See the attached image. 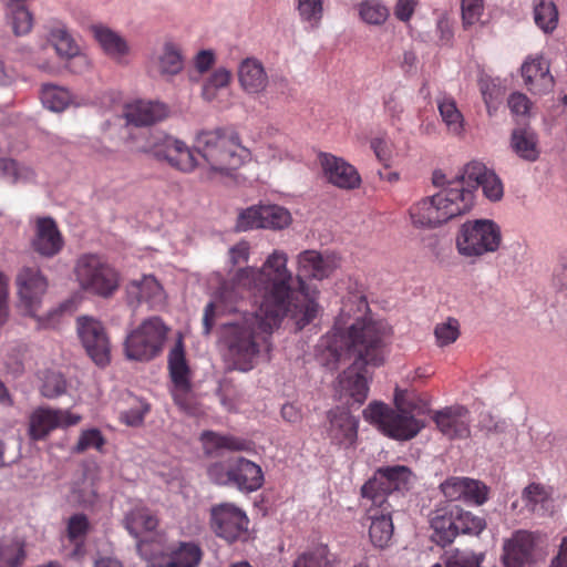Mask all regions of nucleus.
Masks as SVG:
<instances>
[{
    "instance_id": "40",
    "label": "nucleus",
    "mask_w": 567,
    "mask_h": 567,
    "mask_svg": "<svg viewBox=\"0 0 567 567\" xmlns=\"http://www.w3.org/2000/svg\"><path fill=\"white\" fill-rule=\"evenodd\" d=\"M24 543L14 538H0V567H20L25 559Z\"/></svg>"
},
{
    "instance_id": "1",
    "label": "nucleus",
    "mask_w": 567,
    "mask_h": 567,
    "mask_svg": "<svg viewBox=\"0 0 567 567\" xmlns=\"http://www.w3.org/2000/svg\"><path fill=\"white\" fill-rule=\"evenodd\" d=\"M298 275L293 279L287 268L288 256L282 250L270 254L260 268H238L229 280L218 288L215 300L204 311L203 332L209 334L217 313L238 311L247 295L260 296L255 312H244L221 327V340L235 369L250 371L261 357L270 359L272 333L285 317L297 330H302L319 312V290L303 278L322 280L338 267L334 255L305 250L298 255Z\"/></svg>"
},
{
    "instance_id": "43",
    "label": "nucleus",
    "mask_w": 567,
    "mask_h": 567,
    "mask_svg": "<svg viewBox=\"0 0 567 567\" xmlns=\"http://www.w3.org/2000/svg\"><path fill=\"white\" fill-rule=\"evenodd\" d=\"M361 20L368 24L381 25L389 18V9L379 0H364L358 6Z\"/></svg>"
},
{
    "instance_id": "8",
    "label": "nucleus",
    "mask_w": 567,
    "mask_h": 567,
    "mask_svg": "<svg viewBox=\"0 0 567 567\" xmlns=\"http://www.w3.org/2000/svg\"><path fill=\"white\" fill-rule=\"evenodd\" d=\"M502 244L499 226L491 219L464 223L456 236V248L464 257H481L498 250Z\"/></svg>"
},
{
    "instance_id": "39",
    "label": "nucleus",
    "mask_w": 567,
    "mask_h": 567,
    "mask_svg": "<svg viewBox=\"0 0 567 567\" xmlns=\"http://www.w3.org/2000/svg\"><path fill=\"white\" fill-rule=\"evenodd\" d=\"M70 92L54 84H43L41 89V102L44 107L53 112H63L71 103Z\"/></svg>"
},
{
    "instance_id": "41",
    "label": "nucleus",
    "mask_w": 567,
    "mask_h": 567,
    "mask_svg": "<svg viewBox=\"0 0 567 567\" xmlns=\"http://www.w3.org/2000/svg\"><path fill=\"white\" fill-rule=\"evenodd\" d=\"M458 535H480L486 528V520L457 505H453Z\"/></svg>"
},
{
    "instance_id": "7",
    "label": "nucleus",
    "mask_w": 567,
    "mask_h": 567,
    "mask_svg": "<svg viewBox=\"0 0 567 567\" xmlns=\"http://www.w3.org/2000/svg\"><path fill=\"white\" fill-rule=\"evenodd\" d=\"M168 327L159 317H151L132 330L124 343L127 359L146 362L156 358L163 350Z\"/></svg>"
},
{
    "instance_id": "29",
    "label": "nucleus",
    "mask_w": 567,
    "mask_h": 567,
    "mask_svg": "<svg viewBox=\"0 0 567 567\" xmlns=\"http://www.w3.org/2000/svg\"><path fill=\"white\" fill-rule=\"evenodd\" d=\"M533 549V535L526 530H518L505 543L502 560L513 567H523L530 560Z\"/></svg>"
},
{
    "instance_id": "13",
    "label": "nucleus",
    "mask_w": 567,
    "mask_h": 567,
    "mask_svg": "<svg viewBox=\"0 0 567 567\" xmlns=\"http://www.w3.org/2000/svg\"><path fill=\"white\" fill-rule=\"evenodd\" d=\"M80 340L93 362L100 367L110 363V341L101 321L83 316L76 319Z\"/></svg>"
},
{
    "instance_id": "33",
    "label": "nucleus",
    "mask_w": 567,
    "mask_h": 567,
    "mask_svg": "<svg viewBox=\"0 0 567 567\" xmlns=\"http://www.w3.org/2000/svg\"><path fill=\"white\" fill-rule=\"evenodd\" d=\"M95 40L99 42L105 54L117 62H122L130 52L127 42L107 27L97 24L91 28Z\"/></svg>"
},
{
    "instance_id": "21",
    "label": "nucleus",
    "mask_w": 567,
    "mask_h": 567,
    "mask_svg": "<svg viewBox=\"0 0 567 567\" xmlns=\"http://www.w3.org/2000/svg\"><path fill=\"white\" fill-rule=\"evenodd\" d=\"M527 90L534 94H545L554 87V76L549 63L543 55H529L520 68Z\"/></svg>"
},
{
    "instance_id": "23",
    "label": "nucleus",
    "mask_w": 567,
    "mask_h": 567,
    "mask_svg": "<svg viewBox=\"0 0 567 567\" xmlns=\"http://www.w3.org/2000/svg\"><path fill=\"white\" fill-rule=\"evenodd\" d=\"M433 420L449 439H465L470 435V412L464 406H449L436 411Z\"/></svg>"
},
{
    "instance_id": "20",
    "label": "nucleus",
    "mask_w": 567,
    "mask_h": 567,
    "mask_svg": "<svg viewBox=\"0 0 567 567\" xmlns=\"http://www.w3.org/2000/svg\"><path fill=\"white\" fill-rule=\"evenodd\" d=\"M63 246L64 239L54 219L51 217L38 218L31 240L32 249L44 258H52L60 254Z\"/></svg>"
},
{
    "instance_id": "9",
    "label": "nucleus",
    "mask_w": 567,
    "mask_h": 567,
    "mask_svg": "<svg viewBox=\"0 0 567 567\" xmlns=\"http://www.w3.org/2000/svg\"><path fill=\"white\" fill-rule=\"evenodd\" d=\"M167 368L172 382L171 395L174 403L186 414L195 415L198 412V406L192 386V371L182 339H178L169 350Z\"/></svg>"
},
{
    "instance_id": "27",
    "label": "nucleus",
    "mask_w": 567,
    "mask_h": 567,
    "mask_svg": "<svg viewBox=\"0 0 567 567\" xmlns=\"http://www.w3.org/2000/svg\"><path fill=\"white\" fill-rule=\"evenodd\" d=\"M430 527L432 529L431 539L433 543L441 547L451 545L456 536H458L453 505H446L432 511L430 514Z\"/></svg>"
},
{
    "instance_id": "32",
    "label": "nucleus",
    "mask_w": 567,
    "mask_h": 567,
    "mask_svg": "<svg viewBox=\"0 0 567 567\" xmlns=\"http://www.w3.org/2000/svg\"><path fill=\"white\" fill-rule=\"evenodd\" d=\"M49 40L56 53L64 59H75L81 65L87 66L86 56L80 53V47L74 41L64 24L58 23L50 30Z\"/></svg>"
},
{
    "instance_id": "2",
    "label": "nucleus",
    "mask_w": 567,
    "mask_h": 567,
    "mask_svg": "<svg viewBox=\"0 0 567 567\" xmlns=\"http://www.w3.org/2000/svg\"><path fill=\"white\" fill-rule=\"evenodd\" d=\"M391 327L383 320L374 319L367 298L349 296L342 303L332 329L322 338L321 358L329 369H336L341 361L353 359L339 375L342 394L362 404L369 394L372 380L371 369L385 362V347Z\"/></svg>"
},
{
    "instance_id": "36",
    "label": "nucleus",
    "mask_w": 567,
    "mask_h": 567,
    "mask_svg": "<svg viewBox=\"0 0 567 567\" xmlns=\"http://www.w3.org/2000/svg\"><path fill=\"white\" fill-rule=\"evenodd\" d=\"M558 20V9L553 0H535L534 21L544 33H553L557 29Z\"/></svg>"
},
{
    "instance_id": "61",
    "label": "nucleus",
    "mask_w": 567,
    "mask_h": 567,
    "mask_svg": "<svg viewBox=\"0 0 567 567\" xmlns=\"http://www.w3.org/2000/svg\"><path fill=\"white\" fill-rule=\"evenodd\" d=\"M508 107L513 114L525 115L530 109V101L525 94L515 92L508 97Z\"/></svg>"
},
{
    "instance_id": "12",
    "label": "nucleus",
    "mask_w": 567,
    "mask_h": 567,
    "mask_svg": "<svg viewBox=\"0 0 567 567\" xmlns=\"http://www.w3.org/2000/svg\"><path fill=\"white\" fill-rule=\"evenodd\" d=\"M249 519L246 513L233 503H220L210 508V527L214 533L234 543L248 529Z\"/></svg>"
},
{
    "instance_id": "38",
    "label": "nucleus",
    "mask_w": 567,
    "mask_h": 567,
    "mask_svg": "<svg viewBox=\"0 0 567 567\" xmlns=\"http://www.w3.org/2000/svg\"><path fill=\"white\" fill-rule=\"evenodd\" d=\"M437 107L447 130L455 135H461L464 131V117L457 109L455 100L443 96L437 101Z\"/></svg>"
},
{
    "instance_id": "44",
    "label": "nucleus",
    "mask_w": 567,
    "mask_h": 567,
    "mask_svg": "<svg viewBox=\"0 0 567 567\" xmlns=\"http://www.w3.org/2000/svg\"><path fill=\"white\" fill-rule=\"evenodd\" d=\"M202 439L205 443L213 445L215 449L229 451H247L250 449V444L247 440L234 435H223L207 431L203 433Z\"/></svg>"
},
{
    "instance_id": "11",
    "label": "nucleus",
    "mask_w": 567,
    "mask_h": 567,
    "mask_svg": "<svg viewBox=\"0 0 567 567\" xmlns=\"http://www.w3.org/2000/svg\"><path fill=\"white\" fill-rule=\"evenodd\" d=\"M19 300L25 312L34 317L41 307L49 280L39 266H22L16 276Z\"/></svg>"
},
{
    "instance_id": "10",
    "label": "nucleus",
    "mask_w": 567,
    "mask_h": 567,
    "mask_svg": "<svg viewBox=\"0 0 567 567\" xmlns=\"http://www.w3.org/2000/svg\"><path fill=\"white\" fill-rule=\"evenodd\" d=\"M413 474L408 466L393 465L379 467L373 476L361 487L363 499H373L378 504L392 503L396 493L408 491Z\"/></svg>"
},
{
    "instance_id": "17",
    "label": "nucleus",
    "mask_w": 567,
    "mask_h": 567,
    "mask_svg": "<svg viewBox=\"0 0 567 567\" xmlns=\"http://www.w3.org/2000/svg\"><path fill=\"white\" fill-rule=\"evenodd\" d=\"M462 178L467 188L475 190L481 186L484 195L492 202L499 200L504 195V187L501 178L483 163L472 161L467 163L462 172Z\"/></svg>"
},
{
    "instance_id": "49",
    "label": "nucleus",
    "mask_w": 567,
    "mask_h": 567,
    "mask_svg": "<svg viewBox=\"0 0 567 567\" xmlns=\"http://www.w3.org/2000/svg\"><path fill=\"white\" fill-rule=\"evenodd\" d=\"M488 492L489 488L483 482L465 477L464 502L481 506L488 499Z\"/></svg>"
},
{
    "instance_id": "58",
    "label": "nucleus",
    "mask_w": 567,
    "mask_h": 567,
    "mask_svg": "<svg viewBox=\"0 0 567 567\" xmlns=\"http://www.w3.org/2000/svg\"><path fill=\"white\" fill-rule=\"evenodd\" d=\"M260 212L261 206H254L244 210L238 217L237 228L243 231L254 228H262Z\"/></svg>"
},
{
    "instance_id": "52",
    "label": "nucleus",
    "mask_w": 567,
    "mask_h": 567,
    "mask_svg": "<svg viewBox=\"0 0 567 567\" xmlns=\"http://www.w3.org/2000/svg\"><path fill=\"white\" fill-rule=\"evenodd\" d=\"M12 28L17 35L27 34L33 24V18L31 12L24 7L18 4H13L12 10Z\"/></svg>"
},
{
    "instance_id": "31",
    "label": "nucleus",
    "mask_w": 567,
    "mask_h": 567,
    "mask_svg": "<svg viewBox=\"0 0 567 567\" xmlns=\"http://www.w3.org/2000/svg\"><path fill=\"white\" fill-rule=\"evenodd\" d=\"M511 147L519 158L527 162H536L540 154L538 136L534 130L527 126L513 130Z\"/></svg>"
},
{
    "instance_id": "26",
    "label": "nucleus",
    "mask_w": 567,
    "mask_h": 567,
    "mask_svg": "<svg viewBox=\"0 0 567 567\" xmlns=\"http://www.w3.org/2000/svg\"><path fill=\"white\" fill-rule=\"evenodd\" d=\"M169 109L165 103L158 101L137 100L126 105L125 118L127 123L135 126H150L165 120Z\"/></svg>"
},
{
    "instance_id": "64",
    "label": "nucleus",
    "mask_w": 567,
    "mask_h": 567,
    "mask_svg": "<svg viewBox=\"0 0 567 567\" xmlns=\"http://www.w3.org/2000/svg\"><path fill=\"white\" fill-rule=\"evenodd\" d=\"M215 63V54L210 50H202L195 58V68L199 73L207 72Z\"/></svg>"
},
{
    "instance_id": "19",
    "label": "nucleus",
    "mask_w": 567,
    "mask_h": 567,
    "mask_svg": "<svg viewBox=\"0 0 567 567\" xmlns=\"http://www.w3.org/2000/svg\"><path fill=\"white\" fill-rule=\"evenodd\" d=\"M153 154L184 173L193 172L197 166L194 152L183 141L169 135L153 145Z\"/></svg>"
},
{
    "instance_id": "46",
    "label": "nucleus",
    "mask_w": 567,
    "mask_h": 567,
    "mask_svg": "<svg viewBox=\"0 0 567 567\" xmlns=\"http://www.w3.org/2000/svg\"><path fill=\"white\" fill-rule=\"evenodd\" d=\"M300 18L317 28L323 16V0H297Z\"/></svg>"
},
{
    "instance_id": "5",
    "label": "nucleus",
    "mask_w": 567,
    "mask_h": 567,
    "mask_svg": "<svg viewBox=\"0 0 567 567\" xmlns=\"http://www.w3.org/2000/svg\"><path fill=\"white\" fill-rule=\"evenodd\" d=\"M416 404L395 395L394 408L382 402H372L363 410V417L384 435L409 441L415 437L425 423L417 419Z\"/></svg>"
},
{
    "instance_id": "16",
    "label": "nucleus",
    "mask_w": 567,
    "mask_h": 567,
    "mask_svg": "<svg viewBox=\"0 0 567 567\" xmlns=\"http://www.w3.org/2000/svg\"><path fill=\"white\" fill-rule=\"evenodd\" d=\"M358 420L346 409L336 408L327 414L324 432L332 445L349 449L358 439Z\"/></svg>"
},
{
    "instance_id": "18",
    "label": "nucleus",
    "mask_w": 567,
    "mask_h": 567,
    "mask_svg": "<svg viewBox=\"0 0 567 567\" xmlns=\"http://www.w3.org/2000/svg\"><path fill=\"white\" fill-rule=\"evenodd\" d=\"M318 161L327 181L341 189H355L361 185L357 168L342 157L321 152Z\"/></svg>"
},
{
    "instance_id": "22",
    "label": "nucleus",
    "mask_w": 567,
    "mask_h": 567,
    "mask_svg": "<svg viewBox=\"0 0 567 567\" xmlns=\"http://www.w3.org/2000/svg\"><path fill=\"white\" fill-rule=\"evenodd\" d=\"M204 551L195 542H179L158 558L150 561L147 567H198Z\"/></svg>"
},
{
    "instance_id": "45",
    "label": "nucleus",
    "mask_w": 567,
    "mask_h": 567,
    "mask_svg": "<svg viewBox=\"0 0 567 567\" xmlns=\"http://www.w3.org/2000/svg\"><path fill=\"white\" fill-rule=\"evenodd\" d=\"M262 228L282 229L291 221L290 213L277 205L261 206Z\"/></svg>"
},
{
    "instance_id": "35",
    "label": "nucleus",
    "mask_w": 567,
    "mask_h": 567,
    "mask_svg": "<svg viewBox=\"0 0 567 567\" xmlns=\"http://www.w3.org/2000/svg\"><path fill=\"white\" fill-rule=\"evenodd\" d=\"M153 64L162 75L178 74L184 66L179 48L171 41L165 42L161 52L153 60Z\"/></svg>"
},
{
    "instance_id": "14",
    "label": "nucleus",
    "mask_w": 567,
    "mask_h": 567,
    "mask_svg": "<svg viewBox=\"0 0 567 567\" xmlns=\"http://www.w3.org/2000/svg\"><path fill=\"white\" fill-rule=\"evenodd\" d=\"M365 517L370 520L369 537L377 548H386L393 536L392 514L394 512L392 503L378 504L373 499H363Z\"/></svg>"
},
{
    "instance_id": "3",
    "label": "nucleus",
    "mask_w": 567,
    "mask_h": 567,
    "mask_svg": "<svg viewBox=\"0 0 567 567\" xmlns=\"http://www.w3.org/2000/svg\"><path fill=\"white\" fill-rule=\"evenodd\" d=\"M475 195L467 188L461 173L433 196L425 197L410 207L414 226L436 228L449 220L468 213L474 206Z\"/></svg>"
},
{
    "instance_id": "53",
    "label": "nucleus",
    "mask_w": 567,
    "mask_h": 567,
    "mask_svg": "<svg viewBox=\"0 0 567 567\" xmlns=\"http://www.w3.org/2000/svg\"><path fill=\"white\" fill-rule=\"evenodd\" d=\"M207 474L213 483L221 486H231V457L210 464Z\"/></svg>"
},
{
    "instance_id": "54",
    "label": "nucleus",
    "mask_w": 567,
    "mask_h": 567,
    "mask_svg": "<svg viewBox=\"0 0 567 567\" xmlns=\"http://www.w3.org/2000/svg\"><path fill=\"white\" fill-rule=\"evenodd\" d=\"M150 412V404L143 400L135 399V404L121 413V421L130 426H138L143 423L145 415Z\"/></svg>"
},
{
    "instance_id": "62",
    "label": "nucleus",
    "mask_w": 567,
    "mask_h": 567,
    "mask_svg": "<svg viewBox=\"0 0 567 567\" xmlns=\"http://www.w3.org/2000/svg\"><path fill=\"white\" fill-rule=\"evenodd\" d=\"M249 244L247 241H239L229 249V261L233 266L246 264L249 259Z\"/></svg>"
},
{
    "instance_id": "51",
    "label": "nucleus",
    "mask_w": 567,
    "mask_h": 567,
    "mask_svg": "<svg viewBox=\"0 0 567 567\" xmlns=\"http://www.w3.org/2000/svg\"><path fill=\"white\" fill-rule=\"evenodd\" d=\"M90 528V523L84 514H74L69 518L66 535L70 542L76 546L82 543Z\"/></svg>"
},
{
    "instance_id": "55",
    "label": "nucleus",
    "mask_w": 567,
    "mask_h": 567,
    "mask_svg": "<svg viewBox=\"0 0 567 567\" xmlns=\"http://www.w3.org/2000/svg\"><path fill=\"white\" fill-rule=\"evenodd\" d=\"M104 444L105 440L102 433L97 429H91L81 433L74 451L76 453H83L89 449L101 451Z\"/></svg>"
},
{
    "instance_id": "25",
    "label": "nucleus",
    "mask_w": 567,
    "mask_h": 567,
    "mask_svg": "<svg viewBox=\"0 0 567 567\" xmlns=\"http://www.w3.org/2000/svg\"><path fill=\"white\" fill-rule=\"evenodd\" d=\"M261 467L243 456L231 457V486L240 492L258 491L264 484Z\"/></svg>"
},
{
    "instance_id": "30",
    "label": "nucleus",
    "mask_w": 567,
    "mask_h": 567,
    "mask_svg": "<svg viewBox=\"0 0 567 567\" xmlns=\"http://www.w3.org/2000/svg\"><path fill=\"white\" fill-rule=\"evenodd\" d=\"M125 528L136 538L138 550L142 551L144 540L141 536L144 532H153L158 526V518L146 507H136L131 511L124 519Z\"/></svg>"
},
{
    "instance_id": "34",
    "label": "nucleus",
    "mask_w": 567,
    "mask_h": 567,
    "mask_svg": "<svg viewBox=\"0 0 567 567\" xmlns=\"http://www.w3.org/2000/svg\"><path fill=\"white\" fill-rule=\"evenodd\" d=\"M233 74L225 68L216 69L202 86V97L209 103L220 104L225 95H229V84Z\"/></svg>"
},
{
    "instance_id": "37",
    "label": "nucleus",
    "mask_w": 567,
    "mask_h": 567,
    "mask_svg": "<svg viewBox=\"0 0 567 567\" xmlns=\"http://www.w3.org/2000/svg\"><path fill=\"white\" fill-rule=\"evenodd\" d=\"M35 176V171L32 167L21 164L13 158L0 157V177L11 184L33 182Z\"/></svg>"
},
{
    "instance_id": "15",
    "label": "nucleus",
    "mask_w": 567,
    "mask_h": 567,
    "mask_svg": "<svg viewBox=\"0 0 567 567\" xmlns=\"http://www.w3.org/2000/svg\"><path fill=\"white\" fill-rule=\"evenodd\" d=\"M81 419L69 410L38 408L29 419V435L33 441L44 440L52 431L75 425Z\"/></svg>"
},
{
    "instance_id": "59",
    "label": "nucleus",
    "mask_w": 567,
    "mask_h": 567,
    "mask_svg": "<svg viewBox=\"0 0 567 567\" xmlns=\"http://www.w3.org/2000/svg\"><path fill=\"white\" fill-rule=\"evenodd\" d=\"M465 477H450L441 484V491L449 501L464 499Z\"/></svg>"
},
{
    "instance_id": "63",
    "label": "nucleus",
    "mask_w": 567,
    "mask_h": 567,
    "mask_svg": "<svg viewBox=\"0 0 567 567\" xmlns=\"http://www.w3.org/2000/svg\"><path fill=\"white\" fill-rule=\"evenodd\" d=\"M417 6V0H398L394 7V16L403 22H408Z\"/></svg>"
},
{
    "instance_id": "57",
    "label": "nucleus",
    "mask_w": 567,
    "mask_h": 567,
    "mask_svg": "<svg viewBox=\"0 0 567 567\" xmlns=\"http://www.w3.org/2000/svg\"><path fill=\"white\" fill-rule=\"evenodd\" d=\"M463 25L468 28L480 21L484 7L483 0H462Z\"/></svg>"
},
{
    "instance_id": "28",
    "label": "nucleus",
    "mask_w": 567,
    "mask_h": 567,
    "mask_svg": "<svg viewBox=\"0 0 567 567\" xmlns=\"http://www.w3.org/2000/svg\"><path fill=\"white\" fill-rule=\"evenodd\" d=\"M238 81L247 94L254 95L266 90L268 75L260 61L255 58H247L239 64Z\"/></svg>"
},
{
    "instance_id": "24",
    "label": "nucleus",
    "mask_w": 567,
    "mask_h": 567,
    "mask_svg": "<svg viewBox=\"0 0 567 567\" xmlns=\"http://www.w3.org/2000/svg\"><path fill=\"white\" fill-rule=\"evenodd\" d=\"M126 298L131 305L147 303L151 308L164 303V289L154 276H142L126 286Z\"/></svg>"
},
{
    "instance_id": "42",
    "label": "nucleus",
    "mask_w": 567,
    "mask_h": 567,
    "mask_svg": "<svg viewBox=\"0 0 567 567\" xmlns=\"http://www.w3.org/2000/svg\"><path fill=\"white\" fill-rule=\"evenodd\" d=\"M485 553H476L471 549H453L445 558V567H484Z\"/></svg>"
},
{
    "instance_id": "47",
    "label": "nucleus",
    "mask_w": 567,
    "mask_h": 567,
    "mask_svg": "<svg viewBox=\"0 0 567 567\" xmlns=\"http://www.w3.org/2000/svg\"><path fill=\"white\" fill-rule=\"evenodd\" d=\"M66 390V380L63 374L55 371H47L43 375L41 385V394L48 399H54Z\"/></svg>"
},
{
    "instance_id": "50",
    "label": "nucleus",
    "mask_w": 567,
    "mask_h": 567,
    "mask_svg": "<svg viewBox=\"0 0 567 567\" xmlns=\"http://www.w3.org/2000/svg\"><path fill=\"white\" fill-rule=\"evenodd\" d=\"M436 343L440 347H446L455 342L460 336V324L454 318H449L445 322L437 323L434 329Z\"/></svg>"
},
{
    "instance_id": "56",
    "label": "nucleus",
    "mask_w": 567,
    "mask_h": 567,
    "mask_svg": "<svg viewBox=\"0 0 567 567\" xmlns=\"http://www.w3.org/2000/svg\"><path fill=\"white\" fill-rule=\"evenodd\" d=\"M292 567H330L326 548H317L302 554L296 559Z\"/></svg>"
},
{
    "instance_id": "4",
    "label": "nucleus",
    "mask_w": 567,
    "mask_h": 567,
    "mask_svg": "<svg viewBox=\"0 0 567 567\" xmlns=\"http://www.w3.org/2000/svg\"><path fill=\"white\" fill-rule=\"evenodd\" d=\"M196 151L214 174L230 176L251 159V152L243 145L233 128L203 131L196 137Z\"/></svg>"
},
{
    "instance_id": "48",
    "label": "nucleus",
    "mask_w": 567,
    "mask_h": 567,
    "mask_svg": "<svg viewBox=\"0 0 567 567\" xmlns=\"http://www.w3.org/2000/svg\"><path fill=\"white\" fill-rule=\"evenodd\" d=\"M522 499L528 511L535 512L538 505L548 502L549 493L540 483H530L523 489Z\"/></svg>"
},
{
    "instance_id": "60",
    "label": "nucleus",
    "mask_w": 567,
    "mask_h": 567,
    "mask_svg": "<svg viewBox=\"0 0 567 567\" xmlns=\"http://www.w3.org/2000/svg\"><path fill=\"white\" fill-rule=\"evenodd\" d=\"M370 146L373 150L377 158L383 163L384 166H389L392 158L391 144L383 137H374L370 142Z\"/></svg>"
},
{
    "instance_id": "6",
    "label": "nucleus",
    "mask_w": 567,
    "mask_h": 567,
    "mask_svg": "<svg viewBox=\"0 0 567 567\" xmlns=\"http://www.w3.org/2000/svg\"><path fill=\"white\" fill-rule=\"evenodd\" d=\"M73 275L83 291L105 299L112 297L121 284V275L115 267L92 252L76 258Z\"/></svg>"
}]
</instances>
